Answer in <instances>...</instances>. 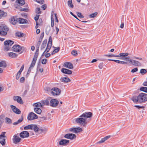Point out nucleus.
<instances>
[{
	"mask_svg": "<svg viewBox=\"0 0 147 147\" xmlns=\"http://www.w3.org/2000/svg\"><path fill=\"white\" fill-rule=\"evenodd\" d=\"M131 100L136 103H144L147 101V94L141 93L138 96H134L131 98Z\"/></svg>",
	"mask_w": 147,
	"mask_h": 147,
	"instance_id": "1",
	"label": "nucleus"
},
{
	"mask_svg": "<svg viewBox=\"0 0 147 147\" xmlns=\"http://www.w3.org/2000/svg\"><path fill=\"white\" fill-rule=\"evenodd\" d=\"M9 30V28L5 24H1L0 26V35L5 36Z\"/></svg>",
	"mask_w": 147,
	"mask_h": 147,
	"instance_id": "2",
	"label": "nucleus"
},
{
	"mask_svg": "<svg viewBox=\"0 0 147 147\" xmlns=\"http://www.w3.org/2000/svg\"><path fill=\"white\" fill-rule=\"evenodd\" d=\"M13 51L16 52H19L21 50L22 51L20 53H22L24 52H25L26 51V49L24 47H21L19 45H15L12 47Z\"/></svg>",
	"mask_w": 147,
	"mask_h": 147,
	"instance_id": "3",
	"label": "nucleus"
},
{
	"mask_svg": "<svg viewBox=\"0 0 147 147\" xmlns=\"http://www.w3.org/2000/svg\"><path fill=\"white\" fill-rule=\"evenodd\" d=\"M24 130L33 129L35 133L38 132V131L39 130V129L37 125L34 124L29 125L26 126L24 127Z\"/></svg>",
	"mask_w": 147,
	"mask_h": 147,
	"instance_id": "4",
	"label": "nucleus"
},
{
	"mask_svg": "<svg viewBox=\"0 0 147 147\" xmlns=\"http://www.w3.org/2000/svg\"><path fill=\"white\" fill-rule=\"evenodd\" d=\"M75 121L76 123L82 125L84 126L87 124L86 119L83 117L82 116V115L79 116V118L76 119Z\"/></svg>",
	"mask_w": 147,
	"mask_h": 147,
	"instance_id": "5",
	"label": "nucleus"
},
{
	"mask_svg": "<svg viewBox=\"0 0 147 147\" xmlns=\"http://www.w3.org/2000/svg\"><path fill=\"white\" fill-rule=\"evenodd\" d=\"M14 42L11 40H7L4 42L5 50L7 51L11 48V46L13 44Z\"/></svg>",
	"mask_w": 147,
	"mask_h": 147,
	"instance_id": "6",
	"label": "nucleus"
},
{
	"mask_svg": "<svg viewBox=\"0 0 147 147\" xmlns=\"http://www.w3.org/2000/svg\"><path fill=\"white\" fill-rule=\"evenodd\" d=\"M51 94L54 96L59 95L61 93V90L58 88L54 87L52 88Z\"/></svg>",
	"mask_w": 147,
	"mask_h": 147,
	"instance_id": "7",
	"label": "nucleus"
},
{
	"mask_svg": "<svg viewBox=\"0 0 147 147\" xmlns=\"http://www.w3.org/2000/svg\"><path fill=\"white\" fill-rule=\"evenodd\" d=\"M129 54L128 53H121L119 54V55H115L114 54L111 55H104L105 56L108 57H123L127 56Z\"/></svg>",
	"mask_w": 147,
	"mask_h": 147,
	"instance_id": "8",
	"label": "nucleus"
},
{
	"mask_svg": "<svg viewBox=\"0 0 147 147\" xmlns=\"http://www.w3.org/2000/svg\"><path fill=\"white\" fill-rule=\"evenodd\" d=\"M37 115L32 112L30 113L29 115H28L27 117V119L29 120H32L37 119Z\"/></svg>",
	"mask_w": 147,
	"mask_h": 147,
	"instance_id": "9",
	"label": "nucleus"
},
{
	"mask_svg": "<svg viewBox=\"0 0 147 147\" xmlns=\"http://www.w3.org/2000/svg\"><path fill=\"white\" fill-rule=\"evenodd\" d=\"M59 103V101L55 99H51L50 106L52 107H57Z\"/></svg>",
	"mask_w": 147,
	"mask_h": 147,
	"instance_id": "10",
	"label": "nucleus"
},
{
	"mask_svg": "<svg viewBox=\"0 0 147 147\" xmlns=\"http://www.w3.org/2000/svg\"><path fill=\"white\" fill-rule=\"evenodd\" d=\"M29 136V133L27 131H23L20 134V137L22 138H28Z\"/></svg>",
	"mask_w": 147,
	"mask_h": 147,
	"instance_id": "11",
	"label": "nucleus"
},
{
	"mask_svg": "<svg viewBox=\"0 0 147 147\" xmlns=\"http://www.w3.org/2000/svg\"><path fill=\"white\" fill-rule=\"evenodd\" d=\"M64 137L66 138L72 140L76 137V136L74 134L68 133L65 134Z\"/></svg>",
	"mask_w": 147,
	"mask_h": 147,
	"instance_id": "12",
	"label": "nucleus"
},
{
	"mask_svg": "<svg viewBox=\"0 0 147 147\" xmlns=\"http://www.w3.org/2000/svg\"><path fill=\"white\" fill-rule=\"evenodd\" d=\"M13 98L14 101H16L18 103L20 104H22L24 103L21 97L20 96H14L13 97Z\"/></svg>",
	"mask_w": 147,
	"mask_h": 147,
	"instance_id": "13",
	"label": "nucleus"
},
{
	"mask_svg": "<svg viewBox=\"0 0 147 147\" xmlns=\"http://www.w3.org/2000/svg\"><path fill=\"white\" fill-rule=\"evenodd\" d=\"M9 20V22L13 25H15L18 22L17 18L16 19V17L14 16L11 17Z\"/></svg>",
	"mask_w": 147,
	"mask_h": 147,
	"instance_id": "14",
	"label": "nucleus"
},
{
	"mask_svg": "<svg viewBox=\"0 0 147 147\" xmlns=\"http://www.w3.org/2000/svg\"><path fill=\"white\" fill-rule=\"evenodd\" d=\"M92 115V113L90 112H85L82 115V116L83 117L86 119L87 118H90Z\"/></svg>",
	"mask_w": 147,
	"mask_h": 147,
	"instance_id": "15",
	"label": "nucleus"
},
{
	"mask_svg": "<svg viewBox=\"0 0 147 147\" xmlns=\"http://www.w3.org/2000/svg\"><path fill=\"white\" fill-rule=\"evenodd\" d=\"M10 107L13 111L15 113L18 114H19L21 113V111L20 110L18 109L17 108L16 106L13 105H11Z\"/></svg>",
	"mask_w": 147,
	"mask_h": 147,
	"instance_id": "16",
	"label": "nucleus"
},
{
	"mask_svg": "<svg viewBox=\"0 0 147 147\" xmlns=\"http://www.w3.org/2000/svg\"><path fill=\"white\" fill-rule=\"evenodd\" d=\"M69 141L68 140L65 139H61L59 142V144L60 145L65 146L69 143Z\"/></svg>",
	"mask_w": 147,
	"mask_h": 147,
	"instance_id": "17",
	"label": "nucleus"
},
{
	"mask_svg": "<svg viewBox=\"0 0 147 147\" xmlns=\"http://www.w3.org/2000/svg\"><path fill=\"white\" fill-rule=\"evenodd\" d=\"M65 67L72 69L73 68V66L72 64L69 62H66L64 63L63 65Z\"/></svg>",
	"mask_w": 147,
	"mask_h": 147,
	"instance_id": "18",
	"label": "nucleus"
},
{
	"mask_svg": "<svg viewBox=\"0 0 147 147\" xmlns=\"http://www.w3.org/2000/svg\"><path fill=\"white\" fill-rule=\"evenodd\" d=\"M18 135V134L13 136V141L15 144H17L20 142L21 140Z\"/></svg>",
	"mask_w": 147,
	"mask_h": 147,
	"instance_id": "19",
	"label": "nucleus"
},
{
	"mask_svg": "<svg viewBox=\"0 0 147 147\" xmlns=\"http://www.w3.org/2000/svg\"><path fill=\"white\" fill-rule=\"evenodd\" d=\"M51 97H49L45 100L42 101V103L46 105H50V103L51 102Z\"/></svg>",
	"mask_w": 147,
	"mask_h": 147,
	"instance_id": "20",
	"label": "nucleus"
},
{
	"mask_svg": "<svg viewBox=\"0 0 147 147\" xmlns=\"http://www.w3.org/2000/svg\"><path fill=\"white\" fill-rule=\"evenodd\" d=\"M52 45V38L51 36H50L49 38V41L48 42L47 45V50H48L49 49H51Z\"/></svg>",
	"mask_w": 147,
	"mask_h": 147,
	"instance_id": "21",
	"label": "nucleus"
},
{
	"mask_svg": "<svg viewBox=\"0 0 147 147\" xmlns=\"http://www.w3.org/2000/svg\"><path fill=\"white\" fill-rule=\"evenodd\" d=\"M130 62V63H131L134 65L140 66L142 65L140 62L134 60H131Z\"/></svg>",
	"mask_w": 147,
	"mask_h": 147,
	"instance_id": "22",
	"label": "nucleus"
},
{
	"mask_svg": "<svg viewBox=\"0 0 147 147\" xmlns=\"http://www.w3.org/2000/svg\"><path fill=\"white\" fill-rule=\"evenodd\" d=\"M17 20L19 23L20 24H27L28 23V20L24 19L19 18H17Z\"/></svg>",
	"mask_w": 147,
	"mask_h": 147,
	"instance_id": "23",
	"label": "nucleus"
},
{
	"mask_svg": "<svg viewBox=\"0 0 147 147\" xmlns=\"http://www.w3.org/2000/svg\"><path fill=\"white\" fill-rule=\"evenodd\" d=\"M61 71L63 73L69 75L71 74L72 73L71 71L67 69L62 68L61 70Z\"/></svg>",
	"mask_w": 147,
	"mask_h": 147,
	"instance_id": "24",
	"label": "nucleus"
},
{
	"mask_svg": "<svg viewBox=\"0 0 147 147\" xmlns=\"http://www.w3.org/2000/svg\"><path fill=\"white\" fill-rule=\"evenodd\" d=\"M110 137V136H106L104 138L101 139V140L97 142V144H101L104 143L106 140H107Z\"/></svg>",
	"mask_w": 147,
	"mask_h": 147,
	"instance_id": "25",
	"label": "nucleus"
},
{
	"mask_svg": "<svg viewBox=\"0 0 147 147\" xmlns=\"http://www.w3.org/2000/svg\"><path fill=\"white\" fill-rule=\"evenodd\" d=\"M70 80L66 77L62 78L60 79V81L62 82L67 83L70 81Z\"/></svg>",
	"mask_w": 147,
	"mask_h": 147,
	"instance_id": "26",
	"label": "nucleus"
},
{
	"mask_svg": "<svg viewBox=\"0 0 147 147\" xmlns=\"http://www.w3.org/2000/svg\"><path fill=\"white\" fill-rule=\"evenodd\" d=\"M47 40H44L42 43L40 49L41 51H43L47 45Z\"/></svg>",
	"mask_w": 147,
	"mask_h": 147,
	"instance_id": "27",
	"label": "nucleus"
},
{
	"mask_svg": "<svg viewBox=\"0 0 147 147\" xmlns=\"http://www.w3.org/2000/svg\"><path fill=\"white\" fill-rule=\"evenodd\" d=\"M7 13L4 12L3 10H0V19L3 17H5L7 16Z\"/></svg>",
	"mask_w": 147,
	"mask_h": 147,
	"instance_id": "28",
	"label": "nucleus"
},
{
	"mask_svg": "<svg viewBox=\"0 0 147 147\" xmlns=\"http://www.w3.org/2000/svg\"><path fill=\"white\" fill-rule=\"evenodd\" d=\"M53 47L55 49L52 52L51 55H53L55 53H58L60 50V48L59 47H55L53 46Z\"/></svg>",
	"mask_w": 147,
	"mask_h": 147,
	"instance_id": "29",
	"label": "nucleus"
},
{
	"mask_svg": "<svg viewBox=\"0 0 147 147\" xmlns=\"http://www.w3.org/2000/svg\"><path fill=\"white\" fill-rule=\"evenodd\" d=\"M9 56L12 58H14L17 57L18 55V54L13 53L10 52L8 53Z\"/></svg>",
	"mask_w": 147,
	"mask_h": 147,
	"instance_id": "30",
	"label": "nucleus"
},
{
	"mask_svg": "<svg viewBox=\"0 0 147 147\" xmlns=\"http://www.w3.org/2000/svg\"><path fill=\"white\" fill-rule=\"evenodd\" d=\"M53 13V12L51 13V26L52 27H53L54 24V20L53 18L54 17V14Z\"/></svg>",
	"mask_w": 147,
	"mask_h": 147,
	"instance_id": "31",
	"label": "nucleus"
},
{
	"mask_svg": "<svg viewBox=\"0 0 147 147\" xmlns=\"http://www.w3.org/2000/svg\"><path fill=\"white\" fill-rule=\"evenodd\" d=\"M52 88L51 89L49 87H46L45 88V90L46 92L49 94H51V92L52 91Z\"/></svg>",
	"mask_w": 147,
	"mask_h": 147,
	"instance_id": "32",
	"label": "nucleus"
},
{
	"mask_svg": "<svg viewBox=\"0 0 147 147\" xmlns=\"http://www.w3.org/2000/svg\"><path fill=\"white\" fill-rule=\"evenodd\" d=\"M23 120V116H21V118L19 119L18 121L16 122H15L13 123V125H16L18 124L19 123L22 122Z\"/></svg>",
	"mask_w": 147,
	"mask_h": 147,
	"instance_id": "33",
	"label": "nucleus"
},
{
	"mask_svg": "<svg viewBox=\"0 0 147 147\" xmlns=\"http://www.w3.org/2000/svg\"><path fill=\"white\" fill-rule=\"evenodd\" d=\"M35 112L37 114H40L42 112V110L41 109L38 107L35 108L34 109Z\"/></svg>",
	"mask_w": 147,
	"mask_h": 147,
	"instance_id": "34",
	"label": "nucleus"
},
{
	"mask_svg": "<svg viewBox=\"0 0 147 147\" xmlns=\"http://www.w3.org/2000/svg\"><path fill=\"white\" fill-rule=\"evenodd\" d=\"M16 3L20 4L21 5H23L25 4V2L24 0H17Z\"/></svg>",
	"mask_w": 147,
	"mask_h": 147,
	"instance_id": "35",
	"label": "nucleus"
},
{
	"mask_svg": "<svg viewBox=\"0 0 147 147\" xmlns=\"http://www.w3.org/2000/svg\"><path fill=\"white\" fill-rule=\"evenodd\" d=\"M15 34L16 36L18 37H22L24 36V34L19 32H17Z\"/></svg>",
	"mask_w": 147,
	"mask_h": 147,
	"instance_id": "36",
	"label": "nucleus"
},
{
	"mask_svg": "<svg viewBox=\"0 0 147 147\" xmlns=\"http://www.w3.org/2000/svg\"><path fill=\"white\" fill-rule=\"evenodd\" d=\"M6 66L7 65L5 61H1L0 62V67L5 68Z\"/></svg>",
	"mask_w": 147,
	"mask_h": 147,
	"instance_id": "37",
	"label": "nucleus"
},
{
	"mask_svg": "<svg viewBox=\"0 0 147 147\" xmlns=\"http://www.w3.org/2000/svg\"><path fill=\"white\" fill-rule=\"evenodd\" d=\"M67 4L68 6L70 8H72L74 7L72 0H69L67 2Z\"/></svg>",
	"mask_w": 147,
	"mask_h": 147,
	"instance_id": "38",
	"label": "nucleus"
},
{
	"mask_svg": "<svg viewBox=\"0 0 147 147\" xmlns=\"http://www.w3.org/2000/svg\"><path fill=\"white\" fill-rule=\"evenodd\" d=\"M33 106L34 107H40L42 106V105L41 104V103L38 102L34 103L33 105Z\"/></svg>",
	"mask_w": 147,
	"mask_h": 147,
	"instance_id": "39",
	"label": "nucleus"
},
{
	"mask_svg": "<svg viewBox=\"0 0 147 147\" xmlns=\"http://www.w3.org/2000/svg\"><path fill=\"white\" fill-rule=\"evenodd\" d=\"M126 56H125V57H122V58L121 59H122L123 60H125L126 61H129V63H131V60L130 59H129V57H125Z\"/></svg>",
	"mask_w": 147,
	"mask_h": 147,
	"instance_id": "40",
	"label": "nucleus"
},
{
	"mask_svg": "<svg viewBox=\"0 0 147 147\" xmlns=\"http://www.w3.org/2000/svg\"><path fill=\"white\" fill-rule=\"evenodd\" d=\"M5 121H6V123L7 124H11L12 123V120H11L7 117H6L5 118Z\"/></svg>",
	"mask_w": 147,
	"mask_h": 147,
	"instance_id": "41",
	"label": "nucleus"
},
{
	"mask_svg": "<svg viewBox=\"0 0 147 147\" xmlns=\"http://www.w3.org/2000/svg\"><path fill=\"white\" fill-rule=\"evenodd\" d=\"M36 61L33 60L32 62L29 67L30 68L32 69L34 67L36 63Z\"/></svg>",
	"mask_w": 147,
	"mask_h": 147,
	"instance_id": "42",
	"label": "nucleus"
},
{
	"mask_svg": "<svg viewBox=\"0 0 147 147\" xmlns=\"http://www.w3.org/2000/svg\"><path fill=\"white\" fill-rule=\"evenodd\" d=\"M51 30V28L50 26L47 27L46 29L45 33L47 35L49 34V32Z\"/></svg>",
	"mask_w": 147,
	"mask_h": 147,
	"instance_id": "43",
	"label": "nucleus"
},
{
	"mask_svg": "<svg viewBox=\"0 0 147 147\" xmlns=\"http://www.w3.org/2000/svg\"><path fill=\"white\" fill-rule=\"evenodd\" d=\"M140 91L147 93V87H141L140 88Z\"/></svg>",
	"mask_w": 147,
	"mask_h": 147,
	"instance_id": "44",
	"label": "nucleus"
},
{
	"mask_svg": "<svg viewBox=\"0 0 147 147\" xmlns=\"http://www.w3.org/2000/svg\"><path fill=\"white\" fill-rule=\"evenodd\" d=\"M98 13L97 12L92 13L89 15L90 18H93L95 17L97 15Z\"/></svg>",
	"mask_w": 147,
	"mask_h": 147,
	"instance_id": "45",
	"label": "nucleus"
},
{
	"mask_svg": "<svg viewBox=\"0 0 147 147\" xmlns=\"http://www.w3.org/2000/svg\"><path fill=\"white\" fill-rule=\"evenodd\" d=\"M76 134L79 133L82 131V129L80 127H76Z\"/></svg>",
	"mask_w": 147,
	"mask_h": 147,
	"instance_id": "46",
	"label": "nucleus"
},
{
	"mask_svg": "<svg viewBox=\"0 0 147 147\" xmlns=\"http://www.w3.org/2000/svg\"><path fill=\"white\" fill-rule=\"evenodd\" d=\"M147 72V71L145 69H141L140 71V73L142 74H144Z\"/></svg>",
	"mask_w": 147,
	"mask_h": 147,
	"instance_id": "47",
	"label": "nucleus"
},
{
	"mask_svg": "<svg viewBox=\"0 0 147 147\" xmlns=\"http://www.w3.org/2000/svg\"><path fill=\"white\" fill-rule=\"evenodd\" d=\"M39 53H35L33 60L36 61Z\"/></svg>",
	"mask_w": 147,
	"mask_h": 147,
	"instance_id": "48",
	"label": "nucleus"
},
{
	"mask_svg": "<svg viewBox=\"0 0 147 147\" xmlns=\"http://www.w3.org/2000/svg\"><path fill=\"white\" fill-rule=\"evenodd\" d=\"M6 132H2L1 134L0 135V139H2L3 138L5 137V135Z\"/></svg>",
	"mask_w": 147,
	"mask_h": 147,
	"instance_id": "49",
	"label": "nucleus"
},
{
	"mask_svg": "<svg viewBox=\"0 0 147 147\" xmlns=\"http://www.w3.org/2000/svg\"><path fill=\"white\" fill-rule=\"evenodd\" d=\"M78 16L79 18H84V16L82 15L81 13L79 12H77L76 13Z\"/></svg>",
	"mask_w": 147,
	"mask_h": 147,
	"instance_id": "50",
	"label": "nucleus"
},
{
	"mask_svg": "<svg viewBox=\"0 0 147 147\" xmlns=\"http://www.w3.org/2000/svg\"><path fill=\"white\" fill-rule=\"evenodd\" d=\"M36 12L38 14L41 13V11H40V8L38 7L36 8Z\"/></svg>",
	"mask_w": 147,
	"mask_h": 147,
	"instance_id": "51",
	"label": "nucleus"
},
{
	"mask_svg": "<svg viewBox=\"0 0 147 147\" xmlns=\"http://www.w3.org/2000/svg\"><path fill=\"white\" fill-rule=\"evenodd\" d=\"M71 53L74 56L77 55L78 54L77 51L75 50L72 51L71 52Z\"/></svg>",
	"mask_w": 147,
	"mask_h": 147,
	"instance_id": "52",
	"label": "nucleus"
},
{
	"mask_svg": "<svg viewBox=\"0 0 147 147\" xmlns=\"http://www.w3.org/2000/svg\"><path fill=\"white\" fill-rule=\"evenodd\" d=\"M47 60L46 59H44L42 60V63L43 64H45L47 62Z\"/></svg>",
	"mask_w": 147,
	"mask_h": 147,
	"instance_id": "53",
	"label": "nucleus"
},
{
	"mask_svg": "<svg viewBox=\"0 0 147 147\" xmlns=\"http://www.w3.org/2000/svg\"><path fill=\"white\" fill-rule=\"evenodd\" d=\"M109 61H114L116 63H120V61L117 60H114V59H109Z\"/></svg>",
	"mask_w": 147,
	"mask_h": 147,
	"instance_id": "54",
	"label": "nucleus"
},
{
	"mask_svg": "<svg viewBox=\"0 0 147 147\" xmlns=\"http://www.w3.org/2000/svg\"><path fill=\"white\" fill-rule=\"evenodd\" d=\"M36 1L40 4H42L44 3V0H36Z\"/></svg>",
	"mask_w": 147,
	"mask_h": 147,
	"instance_id": "55",
	"label": "nucleus"
},
{
	"mask_svg": "<svg viewBox=\"0 0 147 147\" xmlns=\"http://www.w3.org/2000/svg\"><path fill=\"white\" fill-rule=\"evenodd\" d=\"M5 139H3L2 140L0 141V143L2 145H4L5 144Z\"/></svg>",
	"mask_w": 147,
	"mask_h": 147,
	"instance_id": "56",
	"label": "nucleus"
},
{
	"mask_svg": "<svg viewBox=\"0 0 147 147\" xmlns=\"http://www.w3.org/2000/svg\"><path fill=\"white\" fill-rule=\"evenodd\" d=\"M103 66V63H100L98 65V67L100 69H101L102 68Z\"/></svg>",
	"mask_w": 147,
	"mask_h": 147,
	"instance_id": "57",
	"label": "nucleus"
},
{
	"mask_svg": "<svg viewBox=\"0 0 147 147\" xmlns=\"http://www.w3.org/2000/svg\"><path fill=\"white\" fill-rule=\"evenodd\" d=\"M138 70V69L137 68H134L133 69L131 70V73H134L135 72H136V71H137Z\"/></svg>",
	"mask_w": 147,
	"mask_h": 147,
	"instance_id": "58",
	"label": "nucleus"
},
{
	"mask_svg": "<svg viewBox=\"0 0 147 147\" xmlns=\"http://www.w3.org/2000/svg\"><path fill=\"white\" fill-rule=\"evenodd\" d=\"M42 40L39 39V40L37 44V48H39V47L40 45L41 42H42Z\"/></svg>",
	"mask_w": 147,
	"mask_h": 147,
	"instance_id": "59",
	"label": "nucleus"
},
{
	"mask_svg": "<svg viewBox=\"0 0 147 147\" xmlns=\"http://www.w3.org/2000/svg\"><path fill=\"white\" fill-rule=\"evenodd\" d=\"M44 32H43L41 33L40 36V38L39 39L42 40V39L43 38V37L44 36Z\"/></svg>",
	"mask_w": 147,
	"mask_h": 147,
	"instance_id": "60",
	"label": "nucleus"
},
{
	"mask_svg": "<svg viewBox=\"0 0 147 147\" xmlns=\"http://www.w3.org/2000/svg\"><path fill=\"white\" fill-rule=\"evenodd\" d=\"M54 16L55 17V22L58 23L59 21L57 19V13H55L54 14Z\"/></svg>",
	"mask_w": 147,
	"mask_h": 147,
	"instance_id": "61",
	"label": "nucleus"
},
{
	"mask_svg": "<svg viewBox=\"0 0 147 147\" xmlns=\"http://www.w3.org/2000/svg\"><path fill=\"white\" fill-rule=\"evenodd\" d=\"M39 15H36L34 17V20H35L36 22H38L37 21L39 19Z\"/></svg>",
	"mask_w": 147,
	"mask_h": 147,
	"instance_id": "62",
	"label": "nucleus"
},
{
	"mask_svg": "<svg viewBox=\"0 0 147 147\" xmlns=\"http://www.w3.org/2000/svg\"><path fill=\"white\" fill-rule=\"evenodd\" d=\"M25 78L24 77H21L20 79V82L21 83H23L24 80Z\"/></svg>",
	"mask_w": 147,
	"mask_h": 147,
	"instance_id": "63",
	"label": "nucleus"
},
{
	"mask_svg": "<svg viewBox=\"0 0 147 147\" xmlns=\"http://www.w3.org/2000/svg\"><path fill=\"white\" fill-rule=\"evenodd\" d=\"M39 118L41 119V120H46V117H39Z\"/></svg>",
	"mask_w": 147,
	"mask_h": 147,
	"instance_id": "64",
	"label": "nucleus"
}]
</instances>
